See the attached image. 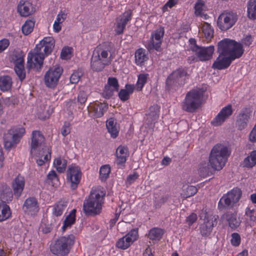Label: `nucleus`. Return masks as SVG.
Here are the masks:
<instances>
[{
	"mask_svg": "<svg viewBox=\"0 0 256 256\" xmlns=\"http://www.w3.org/2000/svg\"><path fill=\"white\" fill-rule=\"evenodd\" d=\"M164 234L162 229L154 228L151 229L148 234V238L151 240H159Z\"/></svg>",
	"mask_w": 256,
	"mask_h": 256,
	"instance_id": "a19ab883",
	"label": "nucleus"
},
{
	"mask_svg": "<svg viewBox=\"0 0 256 256\" xmlns=\"http://www.w3.org/2000/svg\"><path fill=\"white\" fill-rule=\"evenodd\" d=\"M222 220H226L228 222L229 226L232 230L238 228L241 222L240 218H238L237 214L228 212L224 214L221 217Z\"/></svg>",
	"mask_w": 256,
	"mask_h": 256,
	"instance_id": "5701e85b",
	"label": "nucleus"
},
{
	"mask_svg": "<svg viewBox=\"0 0 256 256\" xmlns=\"http://www.w3.org/2000/svg\"><path fill=\"white\" fill-rule=\"evenodd\" d=\"M204 6V2L202 0H198L195 4V14L196 15H200L202 11L203 10V7Z\"/></svg>",
	"mask_w": 256,
	"mask_h": 256,
	"instance_id": "4d7b16f0",
	"label": "nucleus"
},
{
	"mask_svg": "<svg viewBox=\"0 0 256 256\" xmlns=\"http://www.w3.org/2000/svg\"><path fill=\"white\" fill-rule=\"evenodd\" d=\"M186 74V72L182 68L176 70L168 77L166 80V86L172 88L184 84Z\"/></svg>",
	"mask_w": 256,
	"mask_h": 256,
	"instance_id": "9b49d317",
	"label": "nucleus"
},
{
	"mask_svg": "<svg viewBox=\"0 0 256 256\" xmlns=\"http://www.w3.org/2000/svg\"><path fill=\"white\" fill-rule=\"evenodd\" d=\"M204 91L200 88L193 89L186 93L182 103V109L188 112H194L201 105Z\"/></svg>",
	"mask_w": 256,
	"mask_h": 256,
	"instance_id": "423d86ee",
	"label": "nucleus"
},
{
	"mask_svg": "<svg viewBox=\"0 0 256 256\" xmlns=\"http://www.w3.org/2000/svg\"><path fill=\"white\" fill-rule=\"evenodd\" d=\"M108 86H110L115 91L118 92V90L119 85L117 79L115 78H108Z\"/></svg>",
	"mask_w": 256,
	"mask_h": 256,
	"instance_id": "5fc2aeb1",
	"label": "nucleus"
},
{
	"mask_svg": "<svg viewBox=\"0 0 256 256\" xmlns=\"http://www.w3.org/2000/svg\"><path fill=\"white\" fill-rule=\"evenodd\" d=\"M112 48V44L105 42L99 44L94 50L91 58L90 66L93 70L99 72L104 68L106 66L109 65L111 59L109 56Z\"/></svg>",
	"mask_w": 256,
	"mask_h": 256,
	"instance_id": "7ed1b4c3",
	"label": "nucleus"
},
{
	"mask_svg": "<svg viewBox=\"0 0 256 256\" xmlns=\"http://www.w3.org/2000/svg\"><path fill=\"white\" fill-rule=\"evenodd\" d=\"M230 155V152L226 146L216 144L210 151L209 163L215 170H220L225 166Z\"/></svg>",
	"mask_w": 256,
	"mask_h": 256,
	"instance_id": "39448f33",
	"label": "nucleus"
},
{
	"mask_svg": "<svg viewBox=\"0 0 256 256\" xmlns=\"http://www.w3.org/2000/svg\"><path fill=\"white\" fill-rule=\"evenodd\" d=\"M138 174L136 172H134L132 174H130L127 176L126 184L127 186L130 185L134 182L138 178Z\"/></svg>",
	"mask_w": 256,
	"mask_h": 256,
	"instance_id": "13d9d810",
	"label": "nucleus"
},
{
	"mask_svg": "<svg viewBox=\"0 0 256 256\" xmlns=\"http://www.w3.org/2000/svg\"><path fill=\"white\" fill-rule=\"evenodd\" d=\"M114 91H115V90L111 88L110 86H108V85L106 86L102 92L103 96L106 98H109L112 96Z\"/></svg>",
	"mask_w": 256,
	"mask_h": 256,
	"instance_id": "6e6d98bb",
	"label": "nucleus"
},
{
	"mask_svg": "<svg viewBox=\"0 0 256 256\" xmlns=\"http://www.w3.org/2000/svg\"><path fill=\"white\" fill-rule=\"evenodd\" d=\"M197 220V216L196 214L192 213L186 218V222L188 225H192Z\"/></svg>",
	"mask_w": 256,
	"mask_h": 256,
	"instance_id": "774afa93",
	"label": "nucleus"
},
{
	"mask_svg": "<svg viewBox=\"0 0 256 256\" xmlns=\"http://www.w3.org/2000/svg\"><path fill=\"white\" fill-rule=\"evenodd\" d=\"M164 35V28L160 27L157 29L154 34H152L151 40L148 45V48L149 50L155 49L158 51L160 48L162 43L161 39Z\"/></svg>",
	"mask_w": 256,
	"mask_h": 256,
	"instance_id": "dca6fc26",
	"label": "nucleus"
},
{
	"mask_svg": "<svg viewBox=\"0 0 256 256\" xmlns=\"http://www.w3.org/2000/svg\"><path fill=\"white\" fill-rule=\"evenodd\" d=\"M132 244L130 241H129L128 238H126V236L120 238L116 244V246L118 248L122 250H126Z\"/></svg>",
	"mask_w": 256,
	"mask_h": 256,
	"instance_id": "8fccbe9b",
	"label": "nucleus"
},
{
	"mask_svg": "<svg viewBox=\"0 0 256 256\" xmlns=\"http://www.w3.org/2000/svg\"><path fill=\"white\" fill-rule=\"evenodd\" d=\"M82 172L80 168L76 166H72L67 172V183L69 184L72 190H76L80 182Z\"/></svg>",
	"mask_w": 256,
	"mask_h": 256,
	"instance_id": "ddd939ff",
	"label": "nucleus"
},
{
	"mask_svg": "<svg viewBox=\"0 0 256 256\" xmlns=\"http://www.w3.org/2000/svg\"><path fill=\"white\" fill-rule=\"evenodd\" d=\"M33 153L38 158L36 159V163L40 166L50 160L51 150L48 146H46L41 148H38Z\"/></svg>",
	"mask_w": 256,
	"mask_h": 256,
	"instance_id": "aec40b11",
	"label": "nucleus"
},
{
	"mask_svg": "<svg viewBox=\"0 0 256 256\" xmlns=\"http://www.w3.org/2000/svg\"><path fill=\"white\" fill-rule=\"evenodd\" d=\"M196 188L193 186H188L186 188L184 187L181 196L183 200L193 196L197 192Z\"/></svg>",
	"mask_w": 256,
	"mask_h": 256,
	"instance_id": "58836bf2",
	"label": "nucleus"
},
{
	"mask_svg": "<svg viewBox=\"0 0 256 256\" xmlns=\"http://www.w3.org/2000/svg\"><path fill=\"white\" fill-rule=\"evenodd\" d=\"M125 89H121L118 93V96L122 101H126L129 98L130 94L134 90V86L132 84H126Z\"/></svg>",
	"mask_w": 256,
	"mask_h": 256,
	"instance_id": "2f4dec72",
	"label": "nucleus"
},
{
	"mask_svg": "<svg viewBox=\"0 0 256 256\" xmlns=\"http://www.w3.org/2000/svg\"><path fill=\"white\" fill-rule=\"evenodd\" d=\"M110 172V167L108 164L102 166L100 170V178L102 181L106 180Z\"/></svg>",
	"mask_w": 256,
	"mask_h": 256,
	"instance_id": "a18cd8bd",
	"label": "nucleus"
},
{
	"mask_svg": "<svg viewBox=\"0 0 256 256\" xmlns=\"http://www.w3.org/2000/svg\"><path fill=\"white\" fill-rule=\"evenodd\" d=\"M190 49L195 53L196 58L201 61H206L212 58L214 48V46H200L196 44L194 38H190Z\"/></svg>",
	"mask_w": 256,
	"mask_h": 256,
	"instance_id": "6e6552de",
	"label": "nucleus"
},
{
	"mask_svg": "<svg viewBox=\"0 0 256 256\" xmlns=\"http://www.w3.org/2000/svg\"><path fill=\"white\" fill-rule=\"evenodd\" d=\"M249 140L252 142H256V123L249 134Z\"/></svg>",
	"mask_w": 256,
	"mask_h": 256,
	"instance_id": "338daca9",
	"label": "nucleus"
},
{
	"mask_svg": "<svg viewBox=\"0 0 256 256\" xmlns=\"http://www.w3.org/2000/svg\"><path fill=\"white\" fill-rule=\"evenodd\" d=\"M54 46V40L52 37H46L37 44L34 52L28 53L27 68L39 71L43 66L44 56L50 54Z\"/></svg>",
	"mask_w": 256,
	"mask_h": 256,
	"instance_id": "f03ea898",
	"label": "nucleus"
},
{
	"mask_svg": "<svg viewBox=\"0 0 256 256\" xmlns=\"http://www.w3.org/2000/svg\"><path fill=\"white\" fill-rule=\"evenodd\" d=\"M74 242V236L72 234L61 236L50 246V251L58 256H64L69 252Z\"/></svg>",
	"mask_w": 256,
	"mask_h": 256,
	"instance_id": "0eeeda50",
	"label": "nucleus"
},
{
	"mask_svg": "<svg viewBox=\"0 0 256 256\" xmlns=\"http://www.w3.org/2000/svg\"><path fill=\"white\" fill-rule=\"evenodd\" d=\"M54 164L59 172H63L66 170L67 162L64 158H58L54 160Z\"/></svg>",
	"mask_w": 256,
	"mask_h": 256,
	"instance_id": "37998d69",
	"label": "nucleus"
},
{
	"mask_svg": "<svg viewBox=\"0 0 256 256\" xmlns=\"http://www.w3.org/2000/svg\"><path fill=\"white\" fill-rule=\"evenodd\" d=\"M70 132V124L68 122H65L64 125L62 128L61 134L64 136H67Z\"/></svg>",
	"mask_w": 256,
	"mask_h": 256,
	"instance_id": "0e129e2a",
	"label": "nucleus"
},
{
	"mask_svg": "<svg viewBox=\"0 0 256 256\" xmlns=\"http://www.w3.org/2000/svg\"><path fill=\"white\" fill-rule=\"evenodd\" d=\"M240 242V236L238 233H233L232 234L231 243L234 246H238Z\"/></svg>",
	"mask_w": 256,
	"mask_h": 256,
	"instance_id": "680f3d73",
	"label": "nucleus"
},
{
	"mask_svg": "<svg viewBox=\"0 0 256 256\" xmlns=\"http://www.w3.org/2000/svg\"><path fill=\"white\" fill-rule=\"evenodd\" d=\"M252 112L249 108L242 109L238 114L236 121V126L239 130L246 128L250 119Z\"/></svg>",
	"mask_w": 256,
	"mask_h": 256,
	"instance_id": "2eb2a0df",
	"label": "nucleus"
},
{
	"mask_svg": "<svg viewBox=\"0 0 256 256\" xmlns=\"http://www.w3.org/2000/svg\"><path fill=\"white\" fill-rule=\"evenodd\" d=\"M72 48L70 47L64 48L61 52L60 56L62 58L67 60L70 58L72 56Z\"/></svg>",
	"mask_w": 256,
	"mask_h": 256,
	"instance_id": "603ef678",
	"label": "nucleus"
},
{
	"mask_svg": "<svg viewBox=\"0 0 256 256\" xmlns=\"http://www.w3.org/2000/svg\"><path fill=\"white\" fill-rule=\"evenodd\" d=\"M12 78L8 76H4L0 77V89L3 91L9 90L12 86Z\"/></svg>",
	"mask_w": 256,
	"mask_h": 256,
	"instance_id": "473e14b6",
	"label": "nucleus"
},
{
	"mask_svg": "<svg viewBox=\"0 0 256 256\" xmlns=\"http://www.w3.org/2000/svg\"><path fill=\"white\" fill-rule=\"evenodd\" d=\"M67 206L66 202H58L54 207V214L56 216H61L64 212L66 210Z\"/></svg>",
	"mask_w": 256,
	"mask_h": 256,
	"instance_id": "79ce46f5",
	"label": "nucleus"
},
{
	"mask_svg": "<svg viewBox=\"0 0 256 256\" xmlns=\"http://www.w3.org/2000/svg\"><path fill=\"white\" fill-rule=\"evenodd\" d=\"M160 106L154 104L150 107L146 114V120L149 124L154 122L159 117Z\"/></svg>",
	"mask_w": 256,
	"mask_h": 256,
	"instance_id": "cd10ccee",
	"label": "nucleus"
},
{
	"mask_svg": "<svg viewBox=\"0 0 256 256\" xmlns=\"http://www.w3.org/2000/svg\"><path fill=\"white\" fill-rule=\"evenodd\" d=\"M80 72H74L70 76V80L72 84H76L80 80V78L82 76Z\"/></svg>",
	"mask_w": 256,
	"mask_h": 256,
	"instance_id": "052dcab7",
	"label": "nucleus"
},
{
	"mask_svg": "<svg viewBox=\"0 0 256 256\" xmlns=\"http://www.w3.org/2000/svg\"><path fill=\"white\" fill-rule=\"evenodd\" d=\"M12 59L15 65H17V62H18V60L19 59H22V64H24V54L22 51L16 52L12 56Z\"/></svg>",
	"mask_w": 256,
	"mask_h": 256,
	"instance_id": "bf43d9fd",
	"label": "nucleus"
},
{
	"mask_svg": "<svg viewBox=\"0 0 256 256\" xmlns=\"http://www.w3.org/2000/svg\"><path fill=\"white\" fill-rule=\"evenodd\" d=\"M87 99V96L86 92L83 91L80 92L78 96V102L80 104H84Z\"/></svg>",
	"mask_w": 256,
	"mask_h": 256,
	"instance_id": "69168bd1",
	"label": "nucleus"
},
{
	"mask_svg": "<svg viewBox=\"0 0 256 256\" xmlns=\"http://www.w3.org/2000/svg\"><path fill=\"white\" fill-rule=\"evenodd\" d=\"M247 12L249 18L256 19V0H249L247 4Z\"/></svg>",
	"mask_w": 256,
	"mask_h": 256,
	"instance_id": "c9c22d12",
	"label": "nucleus"
},
{
	"mask_svg": "<svg viewBox=\"0 0 256 256\" xmlns=\"http://www.w3.org/2000/svg\"><path fill=\"white\" fill-rule=\"evenodd\" d=\"M34 26V22L32 20H28L22 26V30L25 35H28L33 30Z\"/></svg>",
	"mask_w": 256,
	"mask_h": 256,
	"instance_id": "09e8293b",
	"label": "nucleus"
},
{
	"mask_svg": "<svg viewBox=\"0 0 256 256\" xmlns=\"http://www.w3.org/2000/svg\"><path fill=\"white\" fill-rule=\"evenodd\" d=\"M4 103L7 106H14L18 104V100L14 96L6 98L3 100Z\"/></svg>",
	"mask_w": 256,
	"mask_h": 256,
	"instance_id": "e2e57ef3",
	"label": "nucleus"
},
{
	"mask_svg": "<svg viewBox=\"0 0 256 256\" xmlns=\"http://www.w3.org/2000/svg\"><path fill=\"white\" fill-rule=\"evenodd\" d=\"M106 126L111 137L114 138H116L119 132V128L116 120L114 118H110L106 122Z\"/></svg>",
	"mask_w": 256,
	"mask_h": 256,
	"instance_id": "bb28decb",
	"label": "nucleus"
},
{
	"mask_svg": "<svg viewBox=\"0 0 256 256\" xmlns=\"http://www.w3.org/2000/svg\"><path fill=\"white\" fill-rule=\"evenodd\" d=\"M24 179L23 176L19 174L15 178L12 187L14 194L16 198H18L20 196L24 190Z\"/></svg>",
	"mask_w": 256,
	"mask_h": 256,
	"instance_id": "a878e982",
	"label": "nucleus"
},
{
	"mask_svg": "<svg viewBox=\"0 0 256 256\" xmlns=\"http://www.w3.org/2000/svg\"><path fill=\"white\" fill-rule=\"evenodd\" d=\"M13 194L10 188L6 184H2L0 186V201L6 203L11 201Z\"/></svg>",
	"mask_w": 256,
	"mask_h": 256,
	"instance_id": "c85d7f7f",
	"label": "nucleus"
},
{
	"mask_svg": "<svg viewBox=\"0 0 256 256\" xmlns=\"http://www.w3.org/2000/svg\"><path fill=\"white\" fill-rule=\"evenodd\" d=\"M202 30L207 39L211 38L213 36L214 30L210 24L204 22L202 27Z\"/></svg>",
	"mask_w": 256,
	"mask_h": 256,
	"instance_id": "de8ad7c7",
	"label": "nucleus"
},
{
	"mask_svg": "<svg viewBox=\"0 0 256 256\" xmlns=\"http://www.w3.org/2000/svg\"><path fill=\"white\" fill-rule=\"evenodd\" d=\"M116 163L119 166H124L128 156V150L126 146H120L116 149Z\"/></svg>",
	"mask_w": 256,
	"mask_h": 256,
	"instance_id": "393cba45",
	"label": "nucleus"
},
{
	"mask_svg": "<svg viewBox=\"0 0 256 256\" xmlns=\"http://www.w3.org/2000/svg\"><path fill=\"white\" fill-rule=\"evenodd\" d=\"M62 72V68L60 66L50 68L44 76L46 85L49 88H54L57 85Z\"/></svg>",
	"mask_w": 256,
	"mask_h": 256,
	"instance_id": "f8f14e48",
	"label": "nucleus"
},
{
	"mask_svg": "<svg viewBox=\"0 0 256 256\" xmlns=\"http://www.w3.org/2000/svg\"><path fill=\"white\" fill-rule=\"evenodd\" d=\"M15 138V140L19 142L25 133V129L22 126L14 127L8 130Z\"/></svg>",
	"mask_w": 256,
	"mask_h": 256,
	"instance_id": "ea45409f",
	"label": "nucleus"
},
{
	"mask_svg": "<svg viewBox=\"0 0 256 256\" xmlns=\"http://www.w3.org/2000/svg\"><path fill=\"white\" fill-rule=\"evenodd\" d=\"M11 215L10 208L6 203L0 201V222L4 220Z\"/></svg>",
	"mask_w": 256,
	"mask_h": 256,
	"instance_id": "72a5a7b5",
	"label": "nucleus"
},
{
	"mask_svg": "<svg viewBox=\"0 0 256 256\" xmlns=\"http://www.w3.org/2000/svg\"><path fill=\"white\" fill-rule=\"evenodd\" d=\"M237 20L238 15L236 12H223L218 18V26L222 30H226L232 26Z\"/></svg>",
	"mask_w": 256,
	"mask_h": 256,
	"instance_id": "9d476101",
	"label": "nucleus"
},
{
	"mask_svg": "<svg viewBox=\"0 0 256 256\" xmlns=\"http://www.w3.org/2000/svg\"><path fill=\"white\" fill-rule=\"evenodd\" d=\"M215 170L214 168L210 166L208 162H204L200 164L198 172L201 177L206 178L212 175Z\"/></svg>",
	"mask_w": 256,
	"mask_h": 256,
	"instance_id": "c756f323",
	"label": "nucleus"
},
{
	"mask_svg": "<svg viewBox=\"0 0 256 256\" xmlns=\"http://www.w3.org/2000/svg\"><path fill=\"white\" fill-rule=\"evenodd\" d=\"M108 109V105L105 102H95L88 107V112L95 118L102 116Z\"/></svg>",
	"mask_w": 256,
	"mask_h": 256,
	"instance_id": "a211bd4d",
	"label": "nucleus"
},
{
	"mask_svg": "<svg viewBox=\"0 0 256 256\" xmlns=\"http://www.w3.org/2000/svg\"><path fill=\"white\" fill-rule=\"evenodd\" d=\"M256 164V150L252 151L243 162L244 166L252 168Z\"/></svg>",
	"mask_w": 256,
	"mask_h": 256,
	"instance_id": "e433bc0d",
	"label": "nucleus"
},
{
	"mask_svg": "<svg viewBox=\"0 0 256 256\" xmlns=\"http://www.w3.org/2000/svg\"><path fill=\"white\" fill-rule=\"evenodd\" d=\"M126 238H128L129 241L132 244L134 241L136 240L138 237V229H133L131 230L128 234L126 236Z\"/></svg>",
	"mask_w": 256,
	"mask_h": 256,
	"instance_id": "864d4df0",
	"label": "nucleus"
},
{
	"mask_svg": "<svg viewBox=\"0 0 256 256\" xmlns=\"http://www.w3.org/2000/svg\"><path fill=\"white\" fill-rule=\"evenodd\" d=\"M18 11L23 16H28L34 13L32 4L26 0H20L18 6Z\"/></svg>",
	"mask_w": 256,
	"mask_h": 256,
	"instance_id": "b1692460",
	"label": "nucleus"
},
{
	"mask_svg": "<svg viewBox=\"0 0 256 256\" xmlns=\"http://www.w3.org/2000/svg\"><path fill=\"white\" fill-rule=\"evenodd\" d=\"M218 218L217 215L204 214V223L200 226V232L202 236H206L210 234L212 228L217 224Z\"/></svg>",
	"mask_w": 256,
	"mask_h": 256,
	"instance_id": "4468645a",
	"label": "nucleus"
},
{
	"mask_svg": "<svg viewBox=\"0 0 256 256\" xmlns=\"http://www.w3.org/2000/svg\"><path fill=\"white\" fill-rule=\"evenodd\" d=\"M76 212V210L74 209L70 212V214L66 216L64 221V224L62 227L63 230H65L68 227L71 226L75 222Z\"/></svg>",
	"mask_w": 256,
	"mask_h": 256,
	"instance_id": "4c0bfd02",
	"label": "nucleus"
},
{
	"mask_svg": "<svg viewBox=\"0 0 256 256\" xmlns=\"http://www.w3.org/2000/svg\"><path fill=\"white\" fill-rule=\"evenodd\" d=\"M22 210L25 213L30 215L35 214L39 210L36 199L34 197L26 198L22 206Z\"/></svg>",
	"mask_w": 256,
	"mask_h": 256,
	"instance_id": "412c9836",
	"label": "nucleus"
},
{
	"mask_svg": "<svg viewBox=\"0 0 256 256\" xmlns=\"http://www.w3.org/2000/svg\"><path fill=\"white\" fill-rule=\"evenodd\" d=\"M218 57L214 62L212 68L218 70L225 69L229 66L232 60L240 57L244 53L242 45L228 38L218 44Z\"/></svg>",
	"mask_w": 256,
	"mask_h": 256,
	"instance_id": "f257e3e1",
	"label": "nucleus"
},
{
	"mask_svg": "<svg viewBox=\"0 0 256 256\" xmlns=\"http://www.w3.org/2000/svg\"><path fill=\"white\" fill-rule=\"evenodd\" d=\"M241 194L240 189H232L220 199L218 204V208L222 210L225 208L232 207L239 200Z\"/></svg>",
	"mask_w": 256,
	"mask_h": 256,
	"instance_id": "1a4fd4ad",
	"label": "nucleus"
},
{
	"mask_svg": "<svg viewBox=\"0 0 256 256\" xmlns=\"http://www.w3.org/2000/svg\"><path fill=\"white\" fill-rule=\"evenodd\" d=\"M148 74H140L138 77V80L136 85V89L138 91L142 90L146 82L148 79Z\"/></svg>",
	"mask_w": 256,
	"mask_h": 256,
	"instance_id": "49530a36",
	"label": "nucleus"
},
{
	"mask_svg": "<svg viewBox=\"0 0 256 256\" xmlns=\"http://www.w3.org/2000/svg\"><path fill=\"white\" fill-rule=\"evenodd\" d=\"M3 138L4 148L8 150H10L14 147L18 142L16 140H15V138L9 130L4 134Z\"/></svg>",
	"mask_w": 256,
	"mask_h": 256,
	"instance_id": "7c9ffc66",
	"label": "nucleus"
},
{
	"mask_svg": "<svg viewBox=\"0 0 256 256\" xmlns=\"http://www.w3.org/2000/svg\"><path fill=\"white\" fill-rule=\"evenodd\" d=\"M245 214L250 221L254 222L256 220V210L247 208L246 209Z\"/></svg>",
	"mask_w": 256,
	"mask_h": 256,
	"instance_id": "3c124183",
	"label": "nucleus"
},
{
	"mask_svg": "<svg viewBox=\"0 0 256 256\" xmlns=\"http://www.w3.org/2000/svg\"><path fill=\"white\" fill-rule=\"evenodd\" d=\"M44 141L45 138L40 131H33L32 136L31 154H33L38 148L46 146Z\"/></svg>",
	"mask_w": 256,
	"mask_h": 256,
	"instance_id": "6ab92c4d",
	"label": "nucleus"
},
{
	"mask_svg": "<svg viewBox=\"0 0 256 256\" xmlns=\"http://www.w3.org/2000/svg\"><path fill=\"white\" fill-rule=\"evenodd\" d=\"M232 114V106L228 104L222 109L211 123L215 126H220Z\"/></svg>",
	"mask_w": 256,
	"mask_h": 256,
	"instance_id": "f3484780",
	"label": "nucleus"
},
{
	"mask_svg": "<svg viewBox=\"0 0 256 256\" xmlns=\"http://www.w3.org/2000/svg\"><path fill=\"white\" fill-rule=\"evenodd\" d=\"M106 193L101 190L92 191L83 204V210L86 215L96 216L100 213Z\"/></svg>",
	"mask_w": 256,
	"mask_h": 256,
	"instance_id": "20e7f679",
	"label": "nucleus"
},
{
	"mask_svg": "<svg viewBox=\"0 0 256 256\" xmlns=\"http://www.w3.org/2000/svg\"><path fill=\"white\" fill-rule=\"evenodd\" d=\"M145 50L142 48L138 50L135 53V60L137 64H141L146 59Z\"/></svg>",
	"mask_w": 256,
	"mask_h": 256,
	"instance_id": "c03bdc74",
	"label": "nucleus"
},
{
	"mask_svg": "<svg viewBox=\"0 0 256 256\" xmlns=\"http://www.w3.org/2000/svg\"><path fill=\"white\" fill-rule=\"evenodd\" d=\"M132 11L128 10L117 18L116 27L115 29L117 34H120L123 32L128 22L132 18Z\"/></svg>",
	"mask_w": 256,
	"mask_h": 256,
	"instance_id": "4be33fe9",
	"label": "nucleus"
},
{
	"mask_svg": "<svg viewBox=\"0 0 256 256\" xmlns=\"http://www.w3.org/2000/svg\"><path fill=\"white\" fill-rule=\"evenodd\" d=\"M17 65L14 66V70L20 81H22L26 78V72L24 70V64H22V59L18 60Z\"/></svg>",
	"mask_w": 256,
	"mask_h": 256,
	"instance_id": "f704fd0d",
	"label": "nucleus"
}]
</instances>
